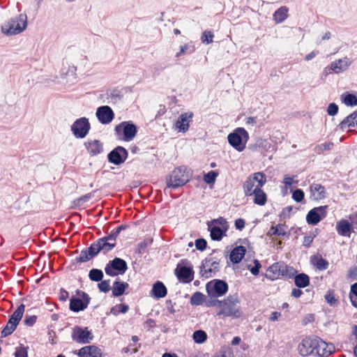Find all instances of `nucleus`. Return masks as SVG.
<instances>
[{"instance_id": "1", "label": "nucleus", "mask_w": 357, "mask_h": 357, "mask_svg": "<svg viewBox=\"0 0 357 357\" xmlns=\"http://www.w3.org/2000/svg\"><path fill=\"white\" fill-rule=\"evenodd\" d=\"M240 301L237 298L228 296L222 300L220 310L217 312V316L238 319L242 315L240 307Z\"/></svg>"}, {"instance_id": "2", "label": "nucleus", "mask_w": 357, "mask_h": 357, "mask_svg": "<svg viewBox=\"0 0 357 357\" xmlns=\"http://www.w3.org/2000/svg\"><path fill=\"white\" fill-rule=\"evenodd\" d=\"M27 26V17L20 14L12 18L1 26L2 32L6 35H17L22 33Z\"/></svg>"}, {"instance_id": "3", "label": "nucleus", "mask_w": 357, "mask_h": 357, "mask_svg": "<svg viewBox=\"0 0 357 357\" xmlns=\"http://www.w3.org/2000/svg\"><path fill=\"white\" fill-rule=\"evenodd\" d=\"M266 183V176L264 173L259 172L250 174L243 185L245 195L251 197L252 192L262 188Z\"/></svg>"}, {"instance_id": "4", "label": "nucleus", "mask_w": 357, "mask_h": 357, "mask_svg": "<svg viewBox=\"0 0 357 357\" xmlns=\"http://www.w3.org/2000/svg\"><path fill=\"white\" fill-rule=\"evenodd\" d=\"M210 236L214 241H220L223 236H227L229 225L226 219L220 217L208 223Z\"/></svg>"}, {"instance_id": "5", "label": "nucleus", "mask_w": 357, "mask_h": 357, "mask_svg": "<svg viewBox=\"0 0 357 357\" xmlns=\"http://www.w3.org/2000/svg\"><path fill=\"white\" fill-rule=\"evenodd\" d=\"M229 144L238 151H243L249 139V134L243 128H237L228 137Z\"/></svg>"}, {"instance_id": "6", "label": "nucleus", "mask_w": 357, "mask_h": 357, "mask_svg": "<svg viewBox=\"0 0 357 357\" xmlns=\"http://www.w3.org/2000/svg\"><path fill=\"white\" fill-rule=\"evenodd\" d=\"M190 180V176L187 168L180 167L176 168L167 179V185L169 188H176L184 185Z\"/></svg>"}, {"instance_id": "7", "label": "nucleus", "mask_w": 357, "mask_h": 357, "mask_svg": "<svg viewBox=\"0 0 357 357\" xmlns=\"http://www.w3.org/2000/svg\"><path fill=\"white\" fill-rule=\"evenodd\" d=\"M25 311V305L21 304L10 317L6 326L1 331L2 337H7L16 329Z\"/></svg>"}, {"instance_id": "8", "label": "nucleus", "mask_w": 357, "mask_h": 357, "mask_svg": "<svg viewBox=\"0 0 357 357\" xmlns=\"http://www.w3.org/2000/svg\"><path fill=\"white\" fill-rule=\"evenodd\" d=\"M175 275L180 282H190L194 278V271L190 263L186 259H182L176 266Z\"/></svg>"}, {"instance_id": "9", "label": "nucleus", "mask_w": 357, "mask_h": 357, "mask_svg": "<svg viewBox=\"0 0 357 357\" xmlns=\"http://www.w3.org/2000/svg\"><path fill=\"white\" fill-rule=\"evenodd\" d=\"M208 295L213 298H218L224 296L228 291L227 284L220 280H213L206 285Z\"/></svg>"}, {"instance_id": "10", "label": "nucleus", "mask_w": 357, "mask_h": 357, "mask_svg": "<svg viewBox=\"0 0 357 357\" xmlns=\"http://www.w3.org/2000/svg\"><path fill=\"white\" fill-rule=\"evenodd\" d=\"M293 271L292 268L282 262H277L271 265L267 270L266 278L275 280L280 276H287Z\"/></svg>"}, {"instance_id": "11", "label": "nucleus", "mask_w": 357, "mask_h": 357, "mask_svg": "<svg viewBox=\"0 0 357 357\" xmlns=\"http://www.w3.org/2000/svg\"><path fill=\"white\" fill-rule=\"evenodd\" d=\"M119 137L123 135L122 139L126 142L133 139L137 134V127L130 121H123L115 127Z\"/></svg>"}, {"instance_id": "12", "label": "nucleus", "mask_w": 357, "mask_h": 357, "mask_svg": "<svg viewBox=\"0 0 357 357\" xmlns=\"http://www.w3.org/2000/svg\"><path fill=\"white\" fill-rule=\"evenodd\" d=\"M128 269L126 262L121 258H115L106 265L105 271L109 276L123 275Z\"/></svg>"}, {"instance_id": "13", "label": "nucleus", "mask_w": 357, "mask_h": 357, "mask_svg": "<svg viewBox=\"0 0 357 357\" xmlns=\"http://www.w3.org/2000/svg\"><path fill=\"white\" fill-rule=\"evenodd\" d=\"M328 206H321L310 210L306 216L309 225H316L327 215Z\"/></svg>"}, {"instance_id": "14", "label": "nucleus", "mask_w": 357, "mask_h": 357, "mask_svg": "<svg viewBox=\"0 0 357 357\" xmlns=\"http://www.w3.org/2000/svg\"><path fill=\"white\" fill-rule=\"evenodd\" d=\"M90 123L86 118L76 120L71 126V130L77 138H84L90 130Z\"/></svg>"}, {"instance_id": "15", "label": "nucleus", "mask_w": 357, "mask_h": 357, "mask_svg": "<svg viewBox=\"0 0 357 357\" xmlns=\"http://www.w3.org/2000/svg\"><path fill=\"white\" fill-rule=\"evenodd\" d=\"M72 339L79 343L86 344L90 342L93 337L91 331L88 328L75 326L73 329Z\"/></svg>"}, {"instance_id": "16", "label": "nucleus", "mask_w": 357, "mask_h": 357, "mask_svg": "<svg viewBox=\"0 0 357 357\" xmlns=\"http://www.w3.org/2000/svg\"><path fill=\"white\" fill-rule=\"evenodd\" d=\"M220 270V264L218 261L212 259H206L200 269L202 277L209 278L214 277Z\"/></svg>"}, {"instance_id": "17", "label": "nucleus", "mask_w": 357, "mask_h": 357, "mask_svg": "<svg viewBox=\"0 0 357 357\" xmlns=\"http://www.w3.org/2000/svg\"><path fill=\"white\" fill-rule=\"evenodd\" d=\"M315 344L316 337H306L302 340L301 342L298 346L299 354L303 356H307L310 355L314 356L315 353Z\"/></svg>"}, {"instance_id": "18", "label": "nucleus", "mask_w": 357, "mask_h": 357, "mask_svg": "<svg viewBox=\"0 0 357 357\" xmlns=\"http://www.w3.org/2000/svg\"><path fill=\"white\" fill-rule=\"evenodd\" d=\"M335 350V347L331 343H327L321 338L316 337L314 356L326 357L331 355Z\"/></svg>"}, {"instance_id": "19", "label": "nucleus", "mask_w": 357, "mask_h": 357, "mask_svg": "<svg viewBox=\"0 0 357 357\" xmlns=\"http://www.w3.org/2000/svg\"><path fill=\"white\" fill-rule=\"evenodd\" d=\"M128 158V151L122 146H117L108 154V160L116 165L123 163Z\"/></svg>"}, {"instance_id": "20", "label": "nucleus", "mask_w": 357, "mask_h": 357, "mask_svg": "<svg viewBox=\"0 0 357 357\" xmlns=\"http://www.w3.org/2000/svg\"><path fill=\"white\" fill-rule=\"evenodd\" d=\"M81 296L82 298H74L70 300V309L72 311L79 312L87 307L89 303V296L86 293L82 292Z\"/></svg>"}, {"instance_id": "21", "label": "nucleus", "mask_w": 357, "mask_h": 357, "mask_svg": "<svg viewBox=\"0 0 357 357\" xmlns=\"http://www.w3.org/2000/svg\"><path fill=\"white\" fill-rule=\"evenodd\" d=\"M96 116L100 123L107 124L113 120L114 114L109 106H101L98 108Z\"/></svg>"}, {"instance_id": "22", "label": "nucleus", "mask_w": 357, "mask_h": 357, "mask_svg": "<svg viewBox=\"0 0 357 357\" xmlns=\"http://www.w3.org/2000/svg\"><path fill=\"white\" fill-rule=\"evenodd\" d=\"M192 112L181 114L175 123L176 129L179 132H186L189 128L190 122L192 121Z\"/></svg>"}, {"instance_id": "23", "label": "nucleus", "mask_w": 357, "mask_h": 357, "mask_svg": "<svg viewBox=\"0 0 357 357\" xmlns=\"http://www.w3.org/2000/svg\"><path fill=\"white\" fill-rule=\"evenodd\" d=\"M310 199L319 201L326 197L325 187L319 183H312L310 186Z\"/></svg>"}, {"instance_id": "24", "label": "nucleus", "mask_w": 357, "mask_h": 357, "mask_svg": "<svg viewBox=\"0 0 357 357\" xmlns=\"http://www.w3.org/2000/svg\"><path fill=\"white\" fill-rule=\"evenodd\" d=\"M352 229V224L348 220L341 219L337 222L336 230L339 235L350 237Z\"/></svg>"}, {"instance_id": "25", "label": "nucleus", "mask_w": 357, "mask_h": 357, "mask_svg": "<svg viewBox=\"0 0 357 357\" xmlns=\"http://www.w3.org/2000/svg\"><path fill=\"white\" fill-rule=\"evenodd\" d=\"M351 63L349 59L344 57L332 62L328 68L335 73H339L346 70L351 65Z\"/></svg>"}, {"instance_id": "26", "label": "nucleus", "mask_w": 357, "mask_h": 357, "mask_svg": "<svg viewBox=\"0 0 357 357\" xmlns=\"http://www.w3.org/2000/svg\"><path fill=\"white\" fill-rule=\"evenodd\" d=\"M79 357H102V351L98 347L91 345L86 346L79 349Z\"/></svg>"}, {"instance_id": "27", "label": "nucleus", "mask_w": 357, "mask_h": 357, "mask_svg": "<svg viewBox=\"0 0 357 357\" xmlns=\"http://www.w3.org/2000/svg\"><path fill=\"white\" fill-rule=\"evenodd\" d=\"M85 146L89 154L96 155L103 151L102 143L97 139L89 140L85 143Z\"/></svg>"}, {"instance_id": "28", "label": "nucleus", "mask_w": 357, "mask_h": 357, "mask_svg": "<svg viewBox=\"0 0 357 357\" xmlns=\"http://www.w3.org/2000/svg\"><path fill=\"white\" fill-rule=\"evenodd\" d=\"M98 243L101 248V251L107 252L110 251L116 245V239L113 236H108L107 237L98 240Z\"/></svg>"}, {"instance_id": "29", "label": "nucleus", "mask_w": 357, "mask_h": 357, "mask_svg": "<svg viewBox=\"0 0 357 357\" xmlns=\"http://www.w3.org/2000/svg\"><path fill=\"white\" fill-rule=\"evenodd\" d=\"M342 130L350 128H357V111L354 112L346 117L340 124Z\"/></svg>"}, {"instance_id": "30", "label": "nucleus", "mask_w": 357, "mask_h": 357, "mask_svg": "<svg viewBox=\"0 0 357 357\" xmlns=\"http://www.w3.org/2000/svg\"><path fill=\"white\" fill-rule=\"evenodd\" d=\"M246 249L244 246L239 245L232 250L230 253V260L234 264L239 263L245 256Z\"/></svg>"}, {"instance_id": "31", "label": "nucleus", "mask_w": 357, "mask_h": 357, "mask_svg": "<svg viewBox=\"0 0 357 357\" xmlns=\"http://www.w3.org/2000/svg\"><path fill=\"white\" fill-rule=\"evenodd\" d=\"M167 294V288L162 282H156L152 288L151 294L158 298H164Z\"/></svg>"}, {"instance_id": "32", "label": "nucleus", "mask_w": 357, "mask_h": 357, "mask_svg": "<svg viewBox=\"0 0 357 357\" xmlns=\"http://www.w3.org/2000/svg\"><path fill=\"white\" fill-rule=\"evenodd\" d=\"M253 196V202L259 206H264L267 202V195L262 188L256 190L251 193V197Z\"/></svg>"}, {"instance_id": "33", "label": "nucleus", "mask_w": 357, "mask_h": 357, "mask_svg": "<svg viewBox=\"0 0 357 357\" xmlns=\"http://www.w3.org/2000/svg\"><path fill=\"white\" fill-rule=\"evenodd\" d=\"M311 263L320 271L327 269L329 265L328 261L324 259L321 255H314L312 257Z\"/></svg>"}, {"instance_id": "34", "label": "nucleus", "mask_w": 357, "mask_h": 357, "mask_svg": "<svg viewBox=\"0 0 357 357\" xmlns=\"http://www.w3.org/2000/svg\"><path fill=\"white\" fill-rule=\"evenodd\" d=\"M289 9L287 6H282L278 8L273 14V20L276 23H281L288 17Z\"/></svg>"}, {"instance_id": "35", "label": "nucleus", "mask_w": 357, "mask_h": 357, "mask_svg": "<svg viewBox=\"0 0 357 357\" xmlns=\"http://www.w3.org/2000/svg\"><path fill=\"white\" fill-rule=\"evenodd\" d=\"M287 227L284 225L279 224L276 226H272L268 230L267 235L269 236H284L287 235Z\"/></svg>"}, {"instance_id": "36", "label": "nucleus", "mask_w": 357, "mask_h": 357, "mask_svg": "<svg viewBox=\"0 0 357 357\" xmlns=\"http://www.w3.org/2000/svg\"><path fill=\"white\" fill-rule=\"evenodd\" d=\"M128 287V284L124 282L116 281L113 284L112 294L114 296H121L126 288Z\"/></svg>"}, {"instance_id": "37", "label": "nucleus", "mask_w": 357, "mask_h": 357, "mask_svg": "<svg viewBox=\"0 0 357 357\" xmlns=\"http://www.w3.org/2000/svg\"><path fill=\"white\" fill-rule=\"evenodd\" d=\"M294 282L298 287H305L310 284V278L306 274L301 273L295 277Z\"/></svg>"}, {"instance_id": "38", "label": "nucleus", "mask_w": 357, "mask_h": 357, "mask_svg": "<svg viewBox=\"0 0 357 357\" xmlns=\"http://www.w3.org/2000/svg\"><path fill=\"white\" fill-rule=\"evenodd\" d=\"M342 102L347 106L357 105V97L351 93H344L341 96Z\"/></svg>"}, {"instance_id": "39", "label": "nucleus", "mask_w": 357, "mask_h": 357, "mask_svg": "<svg viewBox=\"0 0 357 357\" xmlns=\"http://www.w3.org/2000/svg\"><path fill=\"white\" fill-rule=\"evenodd\" d=\"M204 300L205 296L202 293L197 291L191 296L190 303L192 305H200L204 303Z\"/></svg>"}, {"instance_id": "40", "label": "nucleus", "mask_w": 357, "mask_h": 357, "mask_svg": "<svg viewBox=\"0 0 357 357\" xmlns=\"http://www.w3.org/2000/svg\"><path fill=\"white\" fill-rule=\"evenodd\" d=\"M192 338L196 343L202 344L206 340L207 335L205 331L202 330H198L194 332Z\"/></svg>"}, {"instance_id": "41", "label": "nucleus", "mask_w": 357, "mask_h": 357, "mask_svg": "<svg viewBox=\"0 0 357 357\" xmlns=\"http://www.w3.org/2000/svg\"><path fill=\"white\" fill-rule=\"evenodd\" d=\"M129 309L128 305L126 304H119L111 309L110 312L114 315H118L119 313H126Z\"/></svg>"}, {"instance_id": "42", "label": "nucleus", "mask_w": 357, "mask_h": 357, "mask_svg": "<svg viewBox=\"0 0 357 357\" xmlns=\"http://www.w3.org/2000/svg\"><path fill=\"white\" fill-rule=\"evenodd\" d=\"M89 276L91 280L99 282L102 279L103 273L102 271L94 268L90 271Z\"/></svg>"}, {"instance_id": "43", "label": "nucleus", "mask_w": 357, "mask_h": 357, "mask_svg": "<svg viewBox=\"0 0 357 357\" xmlns=\"http://www.w3.org/2000/svg\"><path fill=\"white\" fill-rule=\"evenodd\" d=\"M15 357H28V347L20 344L15 348Z\"/></svg>"}, {"instance_id": "44", "label": "nucleus", "mask_w": 357, "mask_h": 357, "mask_svg": "<svg viewBox=\"0 0 357 357\" xmlns=\"http://www.w3.org/2000/svg\"><path fill=\"white\" fill-rule=\"evenodd\" d=\"M213 38L214 35L211 31H205L202 33L201 40L203 43L209 44L213 43Z\"/></svg>"}, {"instance_id": "45", "label": "nucleus", "mask_w": 357, "mask_h": 357, "mask_svg": "<svg viewBox=\"0 0 357 357\" xmlns=\"http://www.w3.org/2000/svg\"><path fill=\"white\" fill-rule=\"evenodd\" d=\"M91 258V255L88 251V250H82L79 254V257L76 258L77 262H86L90 260Z\"/></svg>"}, {"instance_id": "46", "label": "nucleus", "mask_w": 357, "mask_h": 357, "mask_svg": "<svg viewBox=\"0 0 357 357\" xmlns=\"http://www.w3.org/2000/svg\"><path fill=\"white\" fill-rule=\"evenodd\" d=\"M218 174L215 171H211L204 175V180L206 183L211 184L215 181Z\"/></svg>"}, {"instance_id": "47", "label": "nucleus", "mask_w": 357, "mask_h": 357, "mask_svg": "<svg viewBox=\"0 0 357 357\" xmlns=\"http://www.w3.org/2000/svg\"><path fill=\"white\" fill-rule=\"evenodd\" d=\"M88 251L90 252L92 257L98 254L101 251V248L98 241L96 243L91 244L88 249Z\"/></svg>"}, {"instance_id": "48", "label": "nucleus", "mask_w": 357, "mask_h": 357, "mask_svg": "<svg viewBox=\"0 0 357 357\" xmlns=\"http://www.w3.org/2000/svg\"><path fill=\"white\" fill-rule=\"evenodd\" d=\"M195 50L194 47L191 45H189L188 44L184 45L183 46L181 47L180 51L176 53V56L179 57L182 54H185L187 53H192Z\"/></svg>"}, {"instance_id": "49", "label": "nucleus", "mask_w": 357, "mask_h": 357, "mask_svg": "<svg viewBox=\"0 0 357 357\" xmlns=\"http://www.w3.org/2000/svg\"><path fill=\"white\" fill-rule=\"evenodd\" d=\"M304 192L301 189H297L294 191L292 198L296 202H301L304 199Z\"/></svg>"}, {"instance_id": "50", "label": "nucleus", "mask_w": 357, "mask_h": 357, "mask_svg": "<svg viewBox=\"0 0 357 357\" xmlns=\"http://www.w3.org/2000/svg\"><path fill=\"white\" fill-rule=\"evenodd\" d=\"M37 320V317L36 315H26L24 320V324L28 326H32L35 324Z\"/></svg>"}, {"instance_id": "51", "label": "nucleus", "mask_w": 357, "mask_h": 357, "mask_svg": "<svg viewBox=\"0 0 357 357\" xmlns=\"http://www.w3.org/2000/svg\"><path fill=\"white\" fill-rule=\"evenodd\" d=\"M206 245L207 243L204 238H199L195 241L196 248L199 250H204L206 248Z\"/></svg>"}, {"instance_id": "52", "label": "nucleus", "mask_w": 357, "mask_h": 357, "mask_svg": "<svg viewBox=\"0 0 357 357\" xmlns=\"http://www.w3.org/2000/svg\"><path fill=\"white\" fill-rule=\"evenodd\" d=\"M283 183L285 185L286 188H288L294 183L297 184L298 181H295L294 176L291 177L289 175H284V179H283Z\"/></svg>"}, {"instance_id": "53", "label": "nucleus", "mask_w": 357, "mask_h": 357, "mask_svg": "<svg viewBox=\"0 0 357 357\" xmlns=\"http://www.w3.org/2000/svg\"><path fill=\"white\" fill-rule=\"evenodd\" d=\"M98 287L101 291L105 293L108 292L110 290V284L109 280H103L98 284Z\"/></svg>"}, {"instance_id": "54", "label": "nucleus", "mask_w": 357, "mask_h": 357, "mask_svg": "<svg viewBox=\"0 0 357 357\" xmlns=\"http://www.w3.org/2000/svg\"><path fill=\"white\" fill-rule=\"evenodd\" d=\"M221 303H222V301H220V300H218V299H215V298H213V299H211V300H208L207 301L205 302V305L206 307H218L219 309L220 307V305H221Z\"/></svg>"}, {"instance_id": "55", "label": "nucleus", "mask_w": 357, "mask_h": 357, "mask_svg": "<svg viewBox=\"0 0 357 357\" xmlns=\"http://www.w3.org/2000/svg\"><path fill=\"white\" fill-rule=\"evenodd\" d=\"M351 294H354L355 296L357 297V282L354 283V284L351 285V292H350V298H351V301L352 302V304L357 307V303L356 301H354L353 299V297L351 296Z\"/></svg>"}, {"instance_id": "56", "label": "nucleus", "mask_w": 357, "mask_h": 357, "mask_svg": "<svg viewBox=\"0 0 357 357\" xmlns=\"http://www.w3.org/2000/svg\"><path fill=\"white\" fill-rule=\"evenodd\" d=\"M338 112V107L335 103H331L327 109V112L331 116L335 115Z\"/></svg>"}, {"instance_id": "57", "label": "nucleus", "mask_w": 357, "mask_h": 357, "mask_svg": "<svg viewBox=\"0 0 357 357\" xmlns=\"http://www.w3.org/2000/svg\"><path fill=\"white\" fill-rule=\"evenodd\" d=\"M260 268H261V264L259 262V261L255 260V266H253L252 268H249V269H250V272L254 275H257L259 274Z\"/></svg>"}, {"instance_id": "58", "label": "nucleus", "mask_w": 357, "mask_h": 357, "mask_svg": "<svg viewBox=\"0 0 357 357\" xmlns=\"http://www.w3.org/2000/svg\"><path fill=\"white\" fill-rule=\"evenodd\" d=\"M314 236H307L304 237L303 245L306 248H309L312 243L313 242Z\"/></svg>"}, {"instance_id": "59", "label": "nucleus", "mask_w": 357, "mask_h": 357, "mask_svg": "<svg viewBox=\"0 0 357 357\" xmlns=\"http://www.w3.org/2000/svg\"><path fill=\"white\" fill-rule=\"evenodd\" d=\"M245 220L242 218H238L235 221V227L238 230H242L245 227Z\"/></svg>"}, {"instance_id": "60", "label": "nucleus", "mask_w": 357, "mask_h": 357, "mask_svg": "<svg viewBox=\"0 0 357 357\" xmlns=\"http://www.w3.org/2000/svg\"><path fill=\"white\" fill-rule=\"evenodd\" d=\"M333 144L332 142H328V143H324V144H321L319 146V149L321 150V151H325V150H329L331 149V147L333 146Z\"/></svg>"}, {"instance_id": "61", "label": "nucleus", "mask_w": 357, "mask_h": 357, "mask_svg": "<svg viewBox=\"0 0 357 357\" xmlns=\"http://www.w3.org/2000/svg\"><path fill=\"white\" fill-rule=\"evenodd\" d=\"M227 349H230L229 348H222L221 350L214 355L213 357H226Z\"/></svg>"}, {"instance_id": "62", "label": "nucleus", "mask_w": 357, "mask_h": 357, "mask_svg": "<svg viewBox=\"0 0 357 357\" xmlns=\"http://www.w3.org/2000/svg\"><path fill=\"white\" fill-rule=\"evenodd\" d=\"M68 296V291L61 289L60 290V293H59L60 299L62 301H66L67 299Z\"/></svg>"}, {"instance_id": "63", "label": "nucleus", "mask_w": 357, "mask_h": 357, "mask_svg": "<svg viewBox=\"0 0 357 357\" xmlns=\"http://www.w3.org/2000/svg\"><path fill=\"white\" fill-rule=\"evenodd\" d=\"M319 54L318 51H312L310 54H307L305 57L306 61H310L312 59L314 58Z\"/></svg>"}, {"instance_id": "64", "label": "nucleus", "mask_w": 357, "mask_h": 357, "mask_svg": "<svg viewBox=\"0 0 357 357\" xmlns=\"http://www.w3.org/2000/svg\"><path fill=\"white\" fill-rule=\"evenodd\" d=\"M326 300L327 302L331 305L334 304L336 302V300L333 294H328L326 296Z\"/></svg>"}]
</instances>
